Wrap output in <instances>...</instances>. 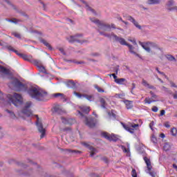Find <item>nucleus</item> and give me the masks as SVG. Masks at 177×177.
Listing matches in <instances>:
<instances>
[{
    "mask_svg": "<svg viewBox=\"0 0 177 177\" xmlns=\"http://www.w3.org/2000/svg\"><path fill=\"white\" fill-rule=\"evenodd\" d=\"M28 95L32 99H35L38 102H44L48 97V92L39 90L37 87L31 86L27 91Z\"/></svg>",
    "mask_w": 177,
    "mask_h": 177,
    "instance_id": "1",
    "label": "nucleus"
},
{
    "mask_svg": "<svg viewBox=\"0 0 177 177\" xmlns=\"http://www.w3.org/2000/svg\"><path fill=\"white\" fill-rule=\"evenodd\" d=\"M140 44L141 45L142 48L145 49V50L148 52V53H150L151 52V49H150V46L151 48H154L153 55H157L158 52H162V48H160L158 46V44H157L156 43L147 41V43L140 42Z\"/></svg>",
    "mask_w": 177,
    "mask_h": 177,
    "instance_id": "2",
    "label": "nucleus"
},
{
    "mask_svg": "<svg viewBox=\"0 0 177 177\" xmlns=\"http://www.w3.org/2000/svg\"><path fill=\"white\" fill-rule=\"evenodd\" d=\"M7 97L9 102L12 103L16 107L23 104V97L19 93H15L13 95L9 94L7 95Z\"/></svg>",
    "mask_w": 177,
    "mask_h": 177,
    "instance_id": "3",
    "label": "nucleus"
},
{
    "mask_svg": "<svg viewBox=\"0 0 177 177\" xmlns=\"http://www.w3.org/2000/svg\"><path fill=\"white\" fill-rule=\"evenodd\" d=\"M12 84L17 92H23L24 91H27V85L23 84L18 79H14L12 82Z\"/></svg>",
    "mask_w": 177,
    "mask_h": 177,
    "instance_id": "4",
    "label": "nucleus"
},
{
    "mask_svg": "<svg viewBox=\"0 0 177 177\" xmlns=\"http://www.w3.org/2000/svg\"><path fill=\"white\" fill-rule=\"evenodd\" d=\"M67 41L71 44L77 42V44H84L86 40L82 39V34H76L66 38Z\"/></svg>",
    "mask_w": 177,
    "mask_h": 177,
    "instance_id": "5",
    "label": "nucleus"
},
{
    "mask_svg": "<svg viewBox=\"0 0 177 177\" xmlns=\"http://www.w3.org/2000/svg\"><path fill=\"white\" fill-rule=\"evenodd\" d=\"M123 128H124L127 132L130 133H135V131H138L139 129V124H135L129 122L127 124L122 123Z\"/></svg>",
    "mask_w": 177,
    "mask_h": 177,
    "instance_id": "6",
    "label": "nucleus"
},
{
    "mask_svg": "<svg viewBox=\"0 0 177 177\" xmlns=\"http://www.w3.org/2000/svg\"><path fill=\"white\" fill-rule=\"evenodd\" d=\"M32 106V102L28 101L25 103L24 107L23 108L21 113L24 114L26 117H31L32 115V111H31V107Z\"/></svg>",
    "mask_w": 177,
    "mask_h": 177,
    "instance_id": "7",
    "label": "nucleus"
},
{
    "mask_svg": "<svg viewBox=\"0 0 177 177\" xmlns=\"http://www.w3.org/2000/svg\"><path fill=\"white\" fill-rule=\"evenodd\" d=\"M91 21L97 24L98 28L100 30H103V31H107V30H110L111 26L109 24H103L99 19H95L90 18Z\"/></svg>",
    "mask_w": 177,
    "mask_h": 177,
    "instance_id": "8",
    "label": "nucleus"
},
{
    "mask_svg": "<svg viewBox=\"0 0 177 177\" xmlns=\"http://www.w3.org/2000/svg\"><path fill=\"white\" fill-rule=\"evenodd\" d=\"M35 116L37 118L36 125L37 127V129L39 132L41 133V135L40 136V138L41 139H42V138L45 136V133L46 131L45 130V129H44V125L41 123V122H39V117H38V115H35Z\"/></svg>",
    "mask_w": 177,
    "mask_h": 177,
    "instance_id": "9",
    "label": "nucleus"
},
{
    "mask_svg": "<svg viewBox=\"0 0 177 177\" xmlns=\"http://www.w3.org/2000/svg\"><path fill=\"white\" fill-rule=\"evenodd\" d=\"M101 135L109 142H117V140H118V137L114 134H109L106 132H103Z\"/></svg>",
    "mask_w": 177,
    "mask_h": 177,
    "instance_id": "10",
    "label": "nucleus"
},
{
    "mask_svg": "<svg viewBox=\"0 0 177 177\" xmlns=\"http://www.w3.org/2000/svg\"><path fill=\"white\" fill-rule=\"evenodd\" d=\"M73 94L75 96H77V97H79V99H81V97H85L88 102H93L95 100V97L92 95H87V94H81L80 93H77L76 91L73 92Z\"/></svg>",
    "mask_w": 177,
    "mask_h": 177,
    "instance_id": "11",
    "label": "nucleus"
},
{
    "mask_svg": "<svg viewBox=\"0 0 177 177\" xmlns=\"http://www.w3.org/2000/svg\"><path fill=\"white\" fill-rule=\"evenodd\" d=\"M127 20H129V21H131V23H133V24L139 30H142V26L140 25H139V23H138V21H136V19H134V18L131 16V15H128L126 17Z\"/></svg>",
    "mask_w": 177,
    "mask_h": 177,
    "instance_id": "12",
    "label": "nucleus"
},
{
    "mask_svg": "<svg viewBox=\"0 0 177 177\" xmlns=\"http://www.w3.org/2000/svg\"><path fill=\"white\" fill-rule=\"evenodd\" d=\"M111 37H113L114 38L115 41H117L118 42H119V44L120 45H124V46L128 45V44L125 41V39L120 38V37H118V36H117L113 33L111 34Z\"/></svg>",
    "mask_w": 177,
    "mask_h": 177,
    "instance_id": "13",
    "label": "nucleus"
},
{
    "mask_svg": "<svg viewBox=\"0 0 177 177\" xmlns=\"http://www.w3.org/2000/svg\"><path fill=\"white\" fill-rule=\"evenodd\" d=\"M85 124L89 128H93L95 125V122H93V118L85 117Z\"/></svg>",
    "mask_w": 177,
    "mask_h": 177,
    "instance_id": "14",
    "label": "nucleus"
},
{
    "mask_svg": "<svg viewBox=\"0 0 177 177\" xmlns=\"http://www.w3.org/2000/svg\"><path fill=\"white\" fill-rule=\"evenodd\" d=\"M84 146L90 150V156L91 157H93V155L97 153V150L95 149L93 147L88 145V143H84Z\"/></svg>",
    "mask_w": 177,
    "mask_h": 177,
    "instance_id": "15",
    "label": "nucleus"
},
{
    "mask_svg": "<svg viewBox=\"0 0 177 177\" xmlns=\"http://www.w3.org/2000/svg\"><path fill=\"white\" fill-rule=\"evenodd\" d=\"M61 120L63 124H66L67 125H73L75 122V120L73 119H66L65 118L61 117Z\"/></svg>",
    "mask_w": 177,
    "mask_h": 177,
    "instance_id": "16",
    "label": "nucleus"
},
{
    "mask_svg": "<svg viewBox=\"0 0 177 177\" xmlns=\"http://www.w3.org/2000/svg\"><path fill=\"white\" fill-rule=\"evenodd\" d=\"M54 113H56V114L62 115L64 111L60 107V105H56L53 107Z\"/></svg>",
    "mask_w": 177,
    "mask_h": 177,
    "instance_id": "17",
    "label": "nucleus"
},
{
    "mask_svg": "<svg viewBox=\"0 0 177 177\" xmlns=\"http://www.w3.org/2000/svg\"><path fill=\"white\" fill-rule=\"evenodd\" d=\"M144 161L147 165V168L148 171H150L153 167L151 166V162L150 161V159H149L147 157H144Z\"/></svg>",
    "mask_w": 177,
    "mask_h": 177,
    "instance_id": "18",
    "label": "nucleus"
},
{
    "mask_svg": "<svg viewBox=\"0 0 177 177\" xmlns=\"http://www.w3.org/2000/svg\"><path fill=\"white\" fill-rule=\"evenodd\" d=\"M123 102L126 105V108L127 109V110H130V109H132V107H133V102L132 101L125 100L123 101Z\"/></svg>",
    "mask_w": 177,
    "mask_h": 177,
    "instance_id": "19",
    "label": "nucleus"
},
{
    "mask_svg": "<svg viewBox=\"0 0 177 177\" xmlns=\"http://www.w3.org/2000/svg\"><path fill=\"white\" fill-rule=\"evenodd\" d=\"M53 97H59L63 102H66V95L62 93H57L53 94Z\"/></svg>",
    "mask_w": 177,
    "mask_h": 177,
    "instance_id": "20",
    "label": "nucleus"
},
{
    "mask_svg": "<svg viewBox=\"0 0 177 177\" xmlns=\"http://www.w3.org/2000/svg\"><path fill=\"white\" fill-rule=\"evenodd\" d=\"M0 73H2L6 75H10V71L2 66H0Z\"/></svg>",
    "mask_w": 177,
    "mask_h": 177,
    "instance_id": "21",
    "label": "nucleus"
},
{
    "mask_svg": "<svg viewBox=\"0 0 177 177\" xmlns=\"http://www.w3.org/2000/svg\"><path fill=\"white\" fill-rule=\"evenodd\" d=\"M80 2H82V3H84L86 6V10H88L90 12H92V13H94L95 15H96V12H95V10H93L92 8H91L88 5V3H86V1H84V0H80Z\"/></svg>",
    "mask_w": 177,
    "mask_h": 177,
    "instance_id": "22",
    "label": "nucleus"
},
{
    "mask_svg": "<svg viewBox=\"0 0 177 177\" xmlns=\"http://www.w3.org/2000/svg\"><path fill=\"white\" fill-rule=\"evenodd\" d=\"M40 42H41V44H43L45 46H46V48H48V49H49V50H52V46H50V44L49 43H48V41H46V40H45L44 39H41Z\"/></svg>",
    "mask_w": 177,
    "mask_h": 177,
    "instance_id": "23",
    "label": "nucleus"
},
{
    "mask_svg": "<svg viewBox=\"0 0 177 177\" xmlns=\"http://www.w3.org/2000/svg\"><path fill=\"white\" fill-rule=\"evenodd\" d=\"M142 85H144V86H147V88H149V89H156V87L148 84L147 81H146L145 79L142 80Z\"/></svg>",
    "mask_w": 177,
    "mask_h": 177,
    "instance_id": "24",
    "label": "nucleus"
},
{
    "mask_svg": "<svg viewBox=\"0 0 177 177\" xmlns=\"http://www.w3.org/2000/svg\"><path fill=\"white\" fill-rule=\"evenodd\" d=\"M80 109L84 114H88L89 111H91V108L89 106H81Z\"/></svg>",
    "mask_w": 177,
    "mask_h": 177,
    "instance_id": "25",
    "label": "nucleus"
},
{
    "mask_svg": "<svg viewBox=\"0 0 177 177\" xmlns=\"http://www.w3.org/2000/svg\"><path fill=\"white\" fill-rule=\"evenodd\" d=\"M127 82V79L125 78H119L115 80V84H118V85H124V82Z\"/></svg>",
    "mask_w": 177,
    "mask_h": 177,
    "instance_id": "26",
    "label": "nucleus"
},
{
    "mask_svg": "<svg viewBox=\"0 0 177 177\" xmlns=\"http://www.w3.org/2000/svg\"><path fill=\"white\" fill-rule=\"evenodd\" d=\"M66 86L72 89H74V88H75V83L73 81L70 80L68 82H66Z\"/></svg>",
    "mask_w": 177,
    "mask_h": 177,
    "instance_id": "27",
    "label": "nucleus"
},
{
    "mask_svg": "<svg viewBox=\"0 0 177 177\" xmlns=\"http://www.w3.org/2000/svg\"><path fill=\"white\" fill-rule=\"evenodd\" d=\"M161 2V0H148V5H158Z\"/></svg>",
    "mask_w": 177,
    "mask_h": 177,
    "instance_id": "28",
    "label": "nucleus"
},
{
    "mask_svg": "<svg viewBox=\"0 0 177 177\" xmlns=\"http://www.w3.org/2000/svg\"><path fill=\"white\" fill-rule=\"evenodd\" d=\"M100 102L101 104V107H102V109H106V106H107L106 100H104V98H103V97H101V98H100Z\"/></svg>",
    "mask_w": 177,
    "mask_h": 177,
    "instance_id": "29",
    "label": "nucleus"
},
{
    "mask_svg": "<svg viewBox=\"0 0 177 177\" xmlns=\"http://www.w3.org/2000/svg\"><path fill=\"white\" fill-rule=\"evenodd\" d=\"M165 57L169 62H176V59L175 58V57L172 56L171 55H166Z\"/></svg>",
    "mask_w": 177,
    "mask_h": 177,
    "instance_id": "30",
    "label": "nucleus"
},
{
    "mask_svg": "<svg viewBox=\"0 0 177 177\" xmlns=\"http://www.w3.org/2000/svg\"><path fill=\"white\" fill-rule=\"evenodd\" d=\"M155 102H157L156 100H151V98H147L146 97L145 100V103L147 104H151V103H154Z\"/></svg>",
    "mask_w": 177,
    "mask_h": 177,
    "instance_id": "31",
    "label": "nucleus"
},
{
    "mask_svg": "<svg viewBox=\"0 0 177 177\" xmlns=\"http://www.w3.org/2000/svg\"><path fill=\"white\" fill-rule=\"evenodd\" d=\"M163 150H165V151H169V150H171V145L168 143H165L163 146Z\"/></svg>",
    "mask_w": 177,
    "mask_h": 177,
    "instance_id": "32",
    "label": "nucleus"
},
{
    "mask_svg": "<svg viewBox=\"0 0 177 177\" xmlns=\"http://www.w3.org/2000/svg\"><path fill=\"white\" fill-rule=\"evenodd\" d=\"M8 114H10V117L11 118H12L13 120H15V118H16V115H15V113H13L12 111H9V109H7L6 111Z\"/></svg>",
    "mask_w": 177,
    "mask_h": 177,
    "instance_id": "33",
    "label": "nucleus"
},
{
    "mask_svg": "<svg viewBox=\"0 0 177 177\" xmlns=\"http://www.w3.org/2000/svg\"><path fill=\"white\" fill-rule=\"evenodd\" d=\"M94 88H95V89H97V92H99L100 93H104V90L103 88H100L99 86H97V84H95V85L94 86Z\"/></svg>",
    "mask_w": 177,
    "mask_h": 177,
    "instance_id": "34",
    "label": "nucleus"
},
{
    "mask_svg": "<svg viewBox=\"0 0 177 177\" xmlns=\"http://www.w3.org/2000/svg\"><path fill=\"white\" fill-rule=\"evenodd\" d=\"M33 63L37 66V67H39L42 65V62H41L39 59H33Z\"/></svg>",
    "mask_w": 177,
    "mask_h": 177,
    "instance_id": "35",
    "label": "nucleus"
},
{
    "mask_svg": "<svg viewBox=\"0 0 177 177\" xmlns=\"http://www.w3.org/2000/svg\"><path fill=\"white\" fill-rule=\"evenodd\" d=\"M68 153H75L76 154H81V151L73 149H65Z\"/></svg>",
    "mask_w": 177,
    "mask_h": 177,
    "instance_id": "36",
    "label": "nucleus"
},
{
    "mask_svg": "<svg viewBox=\"0 0 177 177\" xmlns=\"http://www.w3.org/2000/svg\"><path fill=\"white\" fill-rule=\"evenodd\" d=\"M20 57L24 59V60H26L27 62H30V57H28L27 55L21 54V55H20Z\"/></svg>",
    "mask_w": 177,
    "mask_h": 177,
    "instance_id": "37",
    "label": "nucleus"
},
{
    "mask_svg": "<svg viewBox=\"0 0 177 177\" xmlns=\"http://www.w3.org/2000/svg\"><path fill=\"white\" fill-rule=\"evenodd\" d=\"M39 71L41 73H46V69H45V67H44L42 65H40L38 66Z\"/></svg>",
    "mask_w": 177,
    "mask_h": 177,
    "instance_id": "38",
    "label": "nucleus"
},
{
    "mask_svg": "<svg viewBox=\"0 0 177 177\" xmlns=\"http://www.w3.org/2000/svg\"><path fill=\"white\" fill-rule=\"evenodd\" d=\"M171 133L172 135V136H176L177 135V129L176 128H173L171 129Z\"/></svg>",
    "mask_w": 177,
    "mask_h": 177,
    "instance_id": "39",
    "label": "nucleus"
},
{
    "mask_svg": "<svg viewBox=\"0 0 177 177\" xmlns=\"http://www.w3.org/2000/svg\"><path fill=\"white\" fill-rule=\"evenodd\" d=\"M126 46H128L129 48L131 53H133L134 55H136V53L133 51V46L132 45L128 44V45H126Z\"/></svg>",
    "mask_w": 177,
    "mask_h": 177,
    "instance_id": "40",
    "label": "nucleus"
},
{
    "mask_svg": "<svg viewBox=\"0 0 177 177\" xmlns=\"http://www.w3.org/2000/svg\"><path fill=\"white\" fill-rule=\"evenodd\" d=\"M131 176L132 177H138V173L136 172V169H132Z\"/></svg>",
    "mask_w": 177,
    "mask_h": 177,
    "instance_id": "41",
    "label": "nucleus"
},
{
    "mask_svg": "<svg viewBox=\"0 0 177 177\" xmlns=\"http://www.w3.org/2000/svg\"><path fill=\"white\" fill-rule=\"evenodd\" d=\"M169 84H170L171 88H176L177 89V84H175V82H172L171 80H169Z\"/></svg>",
    "mask_w": 177,
    "mask_h": 177,
    "instance_id": "42",
    "label": "nucleus"
},
{
    "mask_svg": "<svg viewBox=\"0 0 177 177\" xmlns=\"http://www.w3.org/2000/svg\"><path fill=\"white\" fill-rule=\"evenodd\" d=\"M12 35H14V37H15L16 38H18L19 39H21V36L20 35V34L16 32H13Z\"/></svg>",
    "mask_w": 177,
    "mask_h": 177,
    "instance_id": "43",
    "label": "nucleus"
},
{
    "mask_svg": "<svg viewBox=\"0 0 177 177\" xmlns=\"http://www.w3.org/2000/svg\"><path fill=\"white\" fill-rule=\"evenodd\" d=\"M8 21H10V23H15V24H17V22L19 21V19H8Z\"/></svg>",
    "mask_w": 177,
    "mask_h": 177,
    "instance_id": "44",
    "label": "nucleus"
},
{
    "mask_svg": "<svg viewBox=\"0 0 177 177\" xmlns=\"http://www.w3.org/2000/svg\"><path fill=\"white\" fill-rule=\"evenodd\" d=\"M149 93L151 95L152 99H156L158 97V95H156L153 91H150Z\"/></svg>",
    "mask_w": 177,
    "mask_h": 177,
    "instance_id": "45",
    "label": "nucleus"
},
{
    "mask_svg": "<svg viewBox=\"0 0 177 177\" xmlns=\"http://www.w3.org/2000/svg\"><path fill=\"white\" fill-rule=\"evenodd\" d=\"M151 111H153V113H157V111H158V107L153 106L151 109Z\"/></svg>",
    "mask_w": 177,
    "mask_h": 177,
    "instance_id": "46",
    "label": "nucleus"
},
{
    "mask_svg": "<svg viewBox=\"0 0 177 177\" xmlns=\"http://www.w3.org/2000/svg\"><path fill=\"white\" fill-rule=\"evenodd\" d=\"M164 126L166 127V128H171V125L169 124V122H166L164 123Z\"/></svg>",
    "mask_w": 177,
    "mask_h": 177,
    "instance_id": "47",
    "label": "nucleus"
},
{
    "mask_svg": "<svg viewBox=\"0 0 177 177\" xmlns=\"http://www.w3.org/2000/svg\"><path fill=\"white\" fill-rule=\"evenodd\" d=\"M148 174H149V175H150L151 176H152V177L156 176V172L151 171H151H149Z\"/></svg>",
    "mask_w": 177,
    "mask_h": 177,
    "instance_id": "48",
    "label": "nucleus"
},
{
    "mask_svg": "<svg viewBox=\"0 0 177 177\" xmlns=\"http://www.w3.org/2000/svg\"><path fill=\"white\" fill-rule=\"evenodd\" d=\"M153 127H154V121H151L149 123V128L151 129V131H153Z\"/></svg>",
    "mask_w": 177,
    "mask_h": 177,
    "instance_id": "49",
    "label": "nucleus"
},
{
    "mask_svg": "<svg viewBox=\"0 0 177 177\" xmlns=\"http://www.w3.org/2000/svg\"><path fill=\"white\" fill-rule=\"evenodd\" d=\"M174 5V0H169L167 3V6H172Z\"/></svg>",
    "mask_w": 177,
    "mask_h": 177,
    "instance_id": "50",
    "label": "nucleus"
},
{
    "mask_svg": "<svg viewBox=\"0 0 177 177\" xmlns=\"http://www.w3.org/2000/svg\"><path fill=\"white\" fill-rule=\"evenodd\" d=\"M7 49L10 50L11 52H13L15 50V48L12 46H7Z\"/></svg>",
    "mask_w": 177,
    "mask_h": 177,
    "instance_id": "51",
    "label": "nucleus"
},
{
    "mask_svg": "<svg viewBox=\"0 0 177 177\" xmlns=\"http://www.w3.org/2000/svg\"><path fill=\"white\" fill-rule=\"evenodd\" d=\"M59 50L62 53V55H66V52H64V49L63 48H59Z\"/></svg>",
    "mask_w": 177,
    "mask_h": 177,
    "instance_id": "52",
    "label": "nucleus"
},
{
    "mask_svg": "<svg viewBox=\"0 0 177 177\" xmlns=\"http://www.w3.org/2000/svg\"><path fill=\"white\" fill-rule=\"evenodd\" d=\"M122 150L123 151L124 153H128V149L127 147L122 146Z\"/></svg>",
    "mask_w": 177,
    "mask_h": 177,
    "instance_id": "53",
    "label": "nucleus"
},
{
    "mask_svg": "<svg viewBox=\"0 0 177 177\" xmlns=\"http://www.w3.org/2000/svg\"><path fill=\"white\" fill-rule=\"evenodd\" d=\"M162 89L163 91H165V92H168L169 93H171V91L168 90V88L162 86Z\"/></svg>",
    "mask_w": 177,
    "mask_h": 177,
    "instance_id": "54",
    "label": "nucleus"
},
{
    "mask_svg": "<svg viewBox=\"0 0 177 177\" xmlns=\"http://www.w3.org/2000/svg\"><path fill=\"white\" fill-rule=\"evenodd\" d=\"M5 95L0 91V100H3Z\"/></svg>",
    "mask_w": 177,
    "mask_h": 177,
    "instance_id": "55",
    "label": "nucleus"
},
{
    "mask_svg": "<svg viewBox=\"0 0 177 177\" xmlns=\"http://www.w3.org/2000/svg\"><path fill=\"white\" fill-rule=\"evenodd\" d=\"M162 115H165V110L160 111V116L162 117Z\"/></svg>",
    "mask_w": 177,
    "mask_h": 177,
    "instance_id": "56",
    "label": "nucleus"
},
{
    "mask_svg": "<svg viewBox=\"0 0 177 177\" xmlns=\"http://www.w3.org/2000/svg\"><path fill=\"white\" fill-rule=\"evenodd\" d=\"M111 75L112 77H113V79L115 80V81H116V80L118 79L117 78V75L115 73L110 75V77H111Z\"/></svg>",
    "mask_w": 177,
    "mask_h": 177,
    "instance_id": "57",
    "label": "nucleus"
},
{
    "mask_svg": "<svg viewBox=\"0 0 177 177\" xmlns=\"http://www.w3.org/2000/svg\"><path fill=\"white\" fill-rule=\"evenodd\" d=\"M13 52H14L15 53H16V55H17L19 56V57H20V55H21V53H19L17 50H15V49H14Z\"/></svg>",
    "mask_w": 177,
    "mask_h": 177,
    "instance_id": "58",
    "label": "nucleus"
},
{
    "mask_svg": "<svg viewBox=\"0 0 177 177\" xmlns=\"http://www.w3.org/2000/svg\"><path fill=\"white\" fill-rule=\"evenodd\" d=\"M174 99H177V91H175V93L173 94Z\"/></svg>",
    "mask_w": 177,
    "mask_h": 177,
    "instance_id": "59",
    "label": "nucleus"
},
{
    "mask_svg": "<svg viewBox=\"0 0 177 177\" xmlns=\"http://www.w3.org/2000/svg\"><path fill=\"white\" fill-rule=\"evenodd\" d=\"M160 138H162V139H164V138H165V134H164L163 133H160Z\"/></svg>",
    "mask_w": 177,
    "mask_h": 177,
    "instance_id": "60",
    "label": "nucleus"
},
{
    "mask_svg": "<svg viewBox=\"0 0 177 177\" xmlns=\"http://www.w3.org/2000/svg\"><path fill=\"white\" fill-rule=\"evenodd\" d=\"M135 88H136V84H135V83H132V91H133V89H135Z\"/></svg>",
    "mask_w": 177,
    "mask_h": 177,
    "instance_id": "61",
    "label": "nucleus"
},
{
    "mask_svg": "<svg viewBox=\"0 0 177 177\" xmlns=\"http://www.w3.org/2000/svg\"><path fill=\"white\" fill-rule=\"evenodd\" d=\"M177 10V6H175L174 8H169V10Z\"/></svg>",
    "mask_w": 177,
    "mask_h": 177,
    "instance_id": "62",
    "label": "nucleus"
},
{
    "mask_svg": "<svg viewBox=\"0 0 177 177\" xmlns=\"http://www.w3.org/2000/svg\"><path fill=\"white\" fill-rule=\"evenodd\" d=\"M173 168H174V169H176V171H177V165H176V164H173Z\"/></svg>",
    "mask_w": 177,
    "mask_h": 177,
    "instance_id": "63",
    "label": "nucleus"
},
{
    "mask_svg": "<svg viewBox=\"0 0 177 177\" xmlns=\"http://www.w3.org/2000/svg\"><path fill=\"white\" fill-rule=\"evenodd\" d=\"M129 41H130V42H133L134 44V45H136V41L131 40V39H129Z\"/></svg>",
    "mask_w": 177,
    "mask_h": 177,
    "instance_id": "64",
    "label": "nucleus"
}]
</instances>
